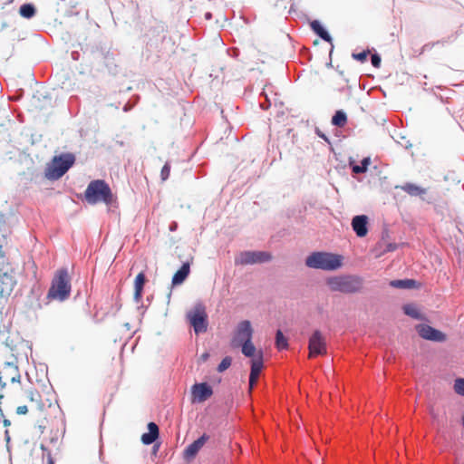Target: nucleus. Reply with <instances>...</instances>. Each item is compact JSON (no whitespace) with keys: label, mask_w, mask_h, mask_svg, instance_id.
I'll list each match as a JSON object with an SVG mask.
<instances>
[{"label":"nucleus","mask_w":464,"mask_h":464,"mask_svg":"<svg viewBox=\"0 0 464 464\" xmlns=\"http://www.w3.org/2000/svg\"><path fill=\"white\" fill-rule=\"evenodd\" d=\"M71 291V278L68 270L63 267L58 269L54 274L46 297L49 300L63 302L69 298Z\"/></svg>","instance_id":"obj_1"},{"label":"nucleus","mask_w":464,"mask_h":464,"mask_svg":"<svg viewBox=\"0 0 464 464\" xmlns=\"http://www.w3.org/2000/svg\"><path fill=\"white\" fill-rule=\"evenodd\" d=\"M343 265V256L329 252H313L305 258V266L314 269L335 271Z\"/></svg>","instance_id":"obj_2"},{"label":"nucleus","mask_w":464,"mask_h":464,"mask_svg":"<svg viewBox=\"0 0 464 464\" xmlns=\"http://www.w3.org/2000/svg\"><path fill=\"white\" fill-rule=\"evenodd\" d=\"M75 160V155L72 152L55 155L45 169V177L50 180L61 179L74 165Z\"/></svg>","instance_id":"obj_3"},{"label":"nucleus","mask_w":464,"mask_h":464,"mask_svg":"<svg viewBox=\"0 0 464 464\" xmlns=\"http://www.w3.org/2000/svg\"><path fill=\"white\" fill-rule=\"evenodd\" d=\"M84 198L91 205L98 202L109 205L112 202L113 195L110 186L103 179H95L88 184Z\"/></svg>","instance_id":"obj_4"},{"label":"nucleus","mask_w":464,"mask_h":464,"mask_svg":"<svg viewBox=\"0 0 464 464\" xmlns=\"http://www.w3.org/2000/svg\"><path fill=\"white\" fill-rule=\"evenodd\" d=\"M328 285L333 291L343 294H355L361 292L363 278L357 275H345L330 278Z\"/></svg>","instance_id":"obj_5"},{"label":"nucleus","mask_w":464,"mask_h":464,"mask_svg":"<svg viewBox=\"0 0 464 464\" xmlns=\"http://www.w3.org/2000/svg\"><path fill=\"white\" fill-rule=\"evenodd\" d=\"M187 318L196 334L205 333L208 330V314L202 304H197L193 310L187 314Z\"/></svg>","instance_id":"obj_6"},{"label":"nucleus","mask_w":464,"mask_h":464,"mask_svg":"<svg viewBox=\"0 0 464 464\" xmlns=\"http://www.w3.org/2000/svg\"><path fill=\"white\" fill-rule=\"evenodd\" d=\"M272 256L266 251H251L246 250L240 253L239 256L236 258V264L241 265H254L263 264L269 262Z\"/></svg>","instance_id":"obj_7"},{"label":"nucleus","mask_w":464,"mask_h":464,"mask_svg":"<svg viewBox=\"0 0 464 464\" xmlns=\"http://www.w3.org/2000/svg\"><path fill=\"white\" fill-rule=\"evenodd\" d=\"M15 285L16 280L9 266L0 267V298L8 297Z\"/></svg>","instance_id":"obj_8"},{"label":"nucleus","mask_w":464,"mask_h":464,"mask_svg":"<svg viewBox=\"0 0 464 464\" xmlns=\"http://www.w3.org/2000/svg\"><path fill=\"white\" fill-rule=\"evenodd\" d=\"M419 336L424 340L443 343L447 340V335L443 332L430 326L427 324H419L415 326Z\"/></svg>","instance_id":"obj_9"},{"label":"nucleus","mask_w":464,"mask_h":464,"mask_svg":"<svg viewBox=\"0 0 464 464\" xmlns=\"http://www.w3.org/2000/svg\"><path fill=\"white\" fill-rule=\"evenodd\" d=\"M308 348L311 357L326 353V341L320 330H314L309 338Z\"/></svg>","instance_id":"obj_10"},{"label":"nucleus","mask_w":464,"mask_h":464,"mask_svg":"<svg viewBox=\"0 0 464 464\" xmlns=\"http://www.w3.org/2000/svg\"><path fill=\"white\" fill-rule=\"evenodd\" d=\"M253 332L250 321L243 320L239 322L232 339V345L236 346V344L243 343L246 340H252Z\"/></svg>","instance_id":"obj_11"},{"label":"nucleus","mask_w":464,"mask_h":464,"mask_svg":"<svg viewBox=\"0 0 464 464\" xmlns=\"http://www.w3.org/2000/svg\"><path fill=\"white\" fill-rule=\"evenodd\" d=\"M208 440L209 436L207 433H203L200 437L186 447L183 452V458L186 460L195 459L201 448Z\"/></svg>","instance_id":"obj_12"},{"label":"nucleus","mask_w":464,"mask_h":464,"mask_svg":"<svg viewBox=\"0 0 464 464\" xmlns=\"http://www.w3.org/2000/svg\"><path fill=\"white\" fill-rule=\"evenodd\" d=\"M191 392L195 401L203 402L213 394V389L207 382H199L192 386Z\"/></svg>","instance_id":"obj_13"},{"label":"nucleus","mask_w":464,"mask_h":464,"mask_svg":"<svg viewBox=\"0 0 464 464\" xmlns=\"http://www.w3.org/2000/svg\"><path fill=\"white\" fill-rule=\"evenodd\" d=\"M369 218L366 215H356L352 218L351 226L358 237H363L368 233Z\"/></svg>","instance_id":"obj_14"},{"label":"nucleus","mask_w":464,"mask_h":464,"mask_svg":"<svg viewBox=\"0 0 464 464\" xmlns=\"http://www.w3.org/2000/svg\"><path fill=\"white\" fill-rule=\"evenodd\" d=\"M310 27L312 31L320 37L323 41L329 43L333 45V38L327 29L323 25V24L319 20H313L310 22Z\"/></svg>","instance_id":"obj_15"},{"label":"nucleus","mask_w":464,"mask_h":464,"mask_svg":"<svg viewBox=\"0 0 464 464\" xmlns=\"http://www.w3.org/2000/svg\"><path fill=\"white\" fill-rule=\"evenodd\" d=\"M160 436V430L158 425L151 421L148 423V431L141 435V442L144 445H151L155 443Z\"/></svg>","instance_id":"obj_16"},{"label":"nucleus","mask_w":464,"mask_h":464,"mask_svg":"<svg viewBox=\"0 0 464 464\" xmlns=\"http://www.w3.org/2000/svg\"><path fill=\"white\" fill-rule=\"evenodd\" d=\"M190 273V264L188 261L184 262L179 270L172 276V285H181Z\"/></svg>","instance_id":"obj_17"},{"label":"nucleus","mask_w":464,"mask_h":464,"mask_svg":"<svg viewBox=\"0 0 464 464\" xmlns=\"http://www.w3.org/2000/svg\"><path fill=\"white\" fill-rule=\"evenodd\" d=\"M399 188L411 197H419L421 199H424L423 196L427 193L426 188L411 182H407Z\"/></svg>","instance_id":"obj_18"},{"label":"nucleus","mask_w":464,"mask_h":464,"mask_svg":"<svg viewBox=\"0 0 464 464\" xmlns=\"http://www.w3.org/2000/svg\"><path fill=\"white\" fill-rule=\"evenodd\" d=\"M420 283L415 279L403 278L391 280L389 285L397 289H413L420 286Z\"/></svg>","instance_id":"obj_19"},{"label":"nucleus","mask_w":464,"mask_h":464,"mask_svg":"<svg viewBox=\"0 0 464 464\" xmlns=\"http://www.w3.org/2000/svg\"><path fill=\"white\" fill-rule=\"evenodd\" d=\"M371 158L370 157H364L360 164H357L354 160L350 158L349 160V168L351 169L353 174H362L365 173L368 170V168L371 164Z\"/></svg>","instance_id":"obj_20"},{"label":"nucleus","mask_w":464,"mask_h":464,"mask_svg":"<svg viewBox=\"0 0 464 464\" xmlns=\"http://www.w3.org/2000/svg\"><path fill=\"white\" fill-rule=\"evenodd\" d=\"M251 368L250 372L253 373V375H260V372H262L264 368V355L263 352L259 351L257 353V355L251 359Z\"/></svg>","instance_id":"obj_21"},{"label":"nucleus","mask_w":464,"mask_h":464,"mask_svg":"<svg viewBox=\"0 0 464 464\" xmlns=\"http://www.w3.org/2000/svg\"><path fill=\"white\" fill-rule=\"evenodd\" d=\"M236 346H240L242 353L247 358L252 359L257 355L256 354V349L252 340H246L243 343L236 344Z\"/></svg>","instance_id":"obj_22"},{"label":"nucleus","mask_w":464,"mask_h":464,"mask_svg":"<svg viewBox=\"0 0 464 464\" xmlns=\"http://www.w3.org/2000/svg\"><path fill=\"white\" fill-rule=\"evenodd\" d=\"M347 121L346 112L343 110H337L331 119V123L333 126L343 128L346 125Z\"/></svg>","instance_id":"obj_23"},{"label":"nucleus","mask_w":464,"mask_h":464,"mask_svg":"<svg viewBox=\"0 0 464 464\" xmlns=\"http://www.w3.org/2000/svg\"><path fill=\"white\" fill-rule=\"evenodd\" d=\"M19 14L24 18L31 19L35 15L36 8L34 4L25 3L20 6Z\"/></svg>","instance_id":"obj_24"},{"label":"nucleus","mask_w":464,"mask_h":464,"mask_svg":"<svg viewBox=\"0 0 464 464\" xmlns=\"http://www.w3.org/2000/svg\"><path fill=\"white\" fill-rule=\"evenodd\" d=\"M402 311L406 315H408L415 320H422L423 319L422 314L412 304H404L402 306Z\"/></svg>","instance_id":"obj_25"},{"label":"nucleus","mask_w":464,"mask_h":464,"mask_svg":"<svg viewBox=\"0 0 464 464\" xmlns=\"http://www.w3.org/2000/svg\"><path fill=\"white\" fill-rule=\"evenodd\" d=\"M276 346L278 350H284L288 347L287 338L284 335L281 330H277L275 338Z\"/></svg>","instance_id":"obj_26"},{"label":"nucleus","mask_w":464,"mask_h":464,"mask_svg":"<svg viewBox=\"0 0 464 464\" xmlns=\"http://www.w3.org/2000/svg\"><path fill=\"white\" fill-rule=\"evenodd\" d=\"M5 365L6 368H9L14 372L10 378L11 382H20L21 375L17 365L14 362H5Z\"/></svg>","instance_id":"obj_27"},{"label":"nucleus","mask_w":464,"mask_h":464,"mask_svg":"<svg viewBox=\"0 0 464 464\" xmlns=\"http://www.w3.org/2000/svg\"><path fill=\"white\" fill-rule=\"evenodd\" d=\"M146 282L147 278L144 272L139 273L134 280V289L143 290Z\"/></svg>","instance_id":"obj_28"},{"label":"nucleus","mask_w":464,"mask_h":464,"mask_svg":"<svg viewBox=\"0 0 464 464\" xmlns=\"http://www.w3.org/2000/svg\"><path fill=\"white\" fill-rule=\"evenodd\" d=\"M453 389L457 394L464 396V378H456L454 381Z\"/></svg>","instance_id":"obj_29"},{"label":"nucleus","mask_w":464,"mask_h":464,"mask_svg":"<svg viewBox=\"0 0 464 464\" xmlns=\"http://www.w3.org/2000/svg\"><path fill=\"white\" fill-rule=\"evenodd\" d=\"M232 363V358L230 356H225L217 367L218 372H223L230 367Z\"/></svg>","instance_id":"obj_30"},{"label":"nucleus","mask_w":464,"mask_h":464,"mask_svg":"<svg viewBox=\"0 0 464 464\" xmlns=\"http://www.w3.org/2000/svg\"><path fill=\"white\" fill-rule=\"evenodd\" d=\"M170 174V165L169 162H166L160 171V178L163 181L167 180Z\"/></svg>","instance_id":"obj_31"},{"label":"nucleus","mask_w":464,"mask_h":464,"mask_svg":"<svg viewBox=\"0 0 464 464\" xmlns=\"http://www.w3.org/2000/svg\"><path fill=\"white\" fill-rule=\"evenodd\" d=\"M353 58L356 61H359L361 63H363L366 61L368 56V51H362L361 53H353L352 54Z\"/></svg>","instance_id":"obj_32"},{"label":"nucleus","mask_w":464,"mask_h":464,"mask_svg":"<svg viewBox=\"0 0 464 464\" xmlns=\"http://www.w3.org/2000/svg\"><path fill=\"white\" fill-rule=\"evenodd\" d=\"M382 58L381 55L377 53L372 54L371 56V63L373 67L379 68L381 66Z\"/></svg>","instance_id":"obj_33"},{"label":"nucleus","mask_w":464,"mask_h":464,"mask_svg":"<svg viewBox=\"0 0 464 464\" xmlns=\"http://www.w3.org/2000/svg\"><path fill=\"white\" fill-rule=\"evenodd\" d=\"M259 376L258 375H253L252 372L249 373V380H248V382H249V389L250 390H253L255 388V386L256 385L257 383V380H258Z\"/></svg>","instance_id":"obj_34"},{"label":"nucleus","mask_w":464,"mask_h":464,"mask_svg":"<svg viewBox=\"0 0 464 464\" xmlns=\"http://www.w3.org/2000/svg\"><path fill=\"white\" fill-rule=\"evenodd\" d=\"M261 95H263L266 99V102H261L260 103V107L262 110H267L270 106H271V102L266 95V93L265 92H263L261 93Z\"/></svg>","instance_id":"obj_35"},{"label":"nucleus","mask_w":464,"mask_h":464,"mask_svg":"<svg viewBox=\"0 0 464 464\" xmlns=\"http://www.w3.org/2000/svg\"><path fill=\"white\" fill-rule=\"evenodd\" d=\"M142 294H143V290H139V289H134V295H133V299L134 301L138 304L141 301L142 299Z\"/></svg>","instance_id":"obj_36"},{"label":"nucleus","mask_w":464,"mask_h":464,"mask_svg":"<svg viewBox=\"0 0 464 464\" xmlns=\"http://www.w3.org/2000/svg\"><path fill=\"white\" fill-rule=\"evenodd\" d=\"M138 102V98L135 100L134 102H131L130 101H129L122 108L123 111L124 112H128L130 111L133 107L134 105L137 103Z\"/></svg>","instance_id":"obj_37"},{"label":"nucleus","mask_w":464,"mask_h":464,"mask_svg":"<svg viewBox=\"0 0 464 464\" xmlns=\"http://www.w3.org/2000/svg\"><path fill=\"white\" fill-rule=\"evenodd\" d=\"M35 396H38L40 397L39 393L34 391V390H30L27 392V397L29 398L30 401H35Z\"/></svg>","instance_id":"obj_38"},{"label":"nucleus","mask_w":464,"mask_h":464,"mask_svg":"<svg viewBox=\"0 0 464 464\" xmlns=\"http://www.w3.org/2000/svg\"><path fill=\"white\" fill-rule=\"evenodd\" d=\"M5 252L3 251V246L0 244V266L5 267Z\"/></svg>","instance_id":"obj_39"},{"label":"nucleus","mask_w":464,"mask_h":464,"mask_svg":"<svg viewBox=\"0 0 464 464\" xmlns=\"http://www.w3.org/2000/svg\"><path fill=\"white\" fill-rule=\"evenodd\" d=\"M27 411H28V409H27V406H25V405L18 406L16 409V413L19 415L25 414V413H27Z\"/></svg>","instance_id":"obj_40"},{"label":"nucleus","mask_w":464,"mask_h":464,"mask_svg":"<svg viewBox=\"0 0 464 464\" xmlns=\"http://www.w3.org/2000/svg\"><path fill=\"white\" fill-rule=\"evenodd\" d=\"M300 2H301V0H291L289 13L295 12L296 11V7L295 6Z\"/></svg>","instance_id":"obj_41"},{"label":"nucleus","mask_w":464,"mask_h":464,"mask_svg":"<svg viewBox=\"0 0 464 464\" xmlns=\"http://www.w3.org/2000/svg\"><path fill=\"white\" fill-rule=\"evenodd\" d=\"M3 373L5 378H11V376L14 374V372L9 368H6L5 364Z\"/></svg>","instance_id":"obj_42"},{"label":"nucleus","mask_w":464,"mask_h":464,"mask_svg":"<svg viewBox=\"0 0 464 464\" xmlns=\"http://www.w3.org/2000/svg\"><path fill=\"white\" fill-rule=\"evenodd\" d=\"M396 248H397V245H396V244L389 243V244L386 246L385 252H392V251H394Z\"/></svg>","instance_id":"obj_43"},{"label":"nucleus","mask_w":464,"mask_h":464,"mask_svg":"<svg viewBox=\"0 0 464 464\" xmlns=\"http://www.w3.org/2000/svg\"><path fill=\"white\" fill-rule=\"evenodd\" d=\"M209 358V353H203L200 357H199V362H205L206 361H208V359Z\"/></svg>","instance_id":"obj_44"},{"label":"nucleus","mask_w":464,"mask_h":464,"mask_svg":"<svg viewBox=\"0 0 464 464\" xmlns=\"http://www.w3.org/2000/svg\"><path fill=\"white\" fill-rule=\"evenodd\" d=\"M5 225V215L0 213V232L3 231V227Z\"/></svg>","instance_id":"obj_45"},{"label":"nucleus","mask_w":464,"mask_h":464,"mask_svg":"<svg viewBox=\"0 0 464 464\" xmlns=\"http://www.w3.org/2000/svg\"><path fill=\"white\" fill-rule=\"evenodd\" d=\"M316 134L323 140H324L325 141H328L329 142V140H328V137L323 133L322 131H320L319 130H316Z\"/></svg>","instance_id":"obj_46"},{"label":"nucleus","mask_w":464,"mask_h":464,"mask_svg":"<svg viewBox=\"0 0 464 464\" xmlns=\"http://www.w3.org/2000/svg\"><path fill=\"white\" fill-rule=\"evenodd\" d=\"M169 230H170L171 232L176 231V230H177V228H178V223H177V222H175V221L171 222V223L169 224Z\"/></svg>","instance_id":"obj_47"},{"label":"nucleus","mask_w":464,"mask_h":464,"mask_svg":"<svg viewBox=\"0 0 464 464\" xmlns=\"http://www.w3.org/2000/svg\"><path fill=\"white\" fill-rule=\"evenodd\" d=\"M47 464H54V460L52 457L51 452H48V455H47Z\"/></svg>","instance_id":"obj_48"},{"label":"nucleus","mask_w":464,"mask_h":464,"mask_svg":"<svg viewBox=\"0 0 464 464\" xmlns=\"http://www.w3.org/2000/svg\"><path fill=\"white\" fill-rule=\"evenodd\" d=\"M40 448L43 450L44 454L46 452V456L48 455V452H51L44 444H41Z\"/></svg>","instance_id":"obj_49"},{"label":"nucleus","mask_w":464,"mask_h":464,"mask_svg":"<svg viewBox=\"0 0 464 464\" xmlns=\"http://www.w3.org/2000/svg\"><path fill=\"white\" fill-rule=\"evenodd\" d=\"M206 20H211L212 19V14L210 12H207L205 14Z\"/></svg>","instance_id":"obj_50"},{"label":"nucleus","mask_w":464,"mask_h":464,"mask_svg":"<svg viewBox=\"0 0 464 464\" xmlns=\"http://www.w3.org/2000/svg\"><path fill=\"white\" fill-rule=\"evenodd\" d=\"M3 424H4V426L7 427V426L11 425V421L7 419H4Z\"/></svg>","instance_id":"obj_51"},{"label":"nucleus","mask_w":464,"mask_h":464,"mask_svg":"<svg viewBox=\"0 0 464 464\" xmlns=\"http://www.w3.org/2000/svg\"><path fill=\"white\" fill-rule=\"evenodd\" d=\"M160 448V444H154L152 447V452L156 453Z\"/></svg>","instance_id":"obj_52"},{"label":"nucleus","mask_w":464,"mask_h":464,"mask_svg":"<svg viewBox=\"0 0 464 464\" xmlns=\"http://www.w3.org/2000/svg\"><path fill=\"white\" fill-rule=\"evenodd\" d=\"M0 386L4 389L6 386V383L2 381V374H0Z\"/></svg>","instance_id":"obj_53"},{"label":"nucleus","mask_w":464,"mask_h":464,"mask_svg":"<svg viewBox=\"0 0 464 464\" xmlns=\"http://www.w3.org/2000/svg\"><path fill=\"white\" fill-rule=\"evenodd\" d=\"M5 440H6V441L8 442V441L10 440V436H9V432H8V430H5Z\"/></svg>","instance_id":"obj_54"},{"label":"nucleus","mask_w":464,"mask_h":464,"mask_svg":"<svg viewBox=\"0 0 464 464\" xmlns=\"http://www.w3.org/2000/svg\"><path fill=\"white\" fill-rule=\"evenodd\" d=\"M461 422H462V426H463V428H464V415H463V416H462V418H461Z\"/></svg>","instance_id":"obj_55"},{"label":"nucleus","mask_w":464,"mask_h":464,"mask_svg":"<svg viewBox=\"0 0 464 464\" xmlns=\"http://www.w3.org/2000/svg\"><path fill=\"white\" fill-rule=\"evenodd\" d=\"M2 237H3V240H5L6 235L5 234H2Z\"/></svg>","instance_id":"obj_56"},{"label":"nucleus","mask_w":464,"mask_h":464,"mask_svg":"<svg viewBox=\"0 0 464 464\" xmlns=\"http://www.w3.org/2000/svg\"><path fill=\"white\" fill-rule=\"evenodd\" d=\"M72 58H73V59H75V58H76L75 53H72Z\"/></svg>","instance_id":"obj_57"}]
</instances>
